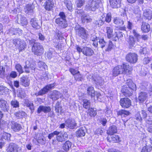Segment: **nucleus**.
<instances>
[{
  "instance_id": "nucleus-59",
  "label": "nucleus",
  "mask_w": 152,
  "mask_h": 152,
  "mask_svg": "<svg viewBox=\"0 0 152 152\" xmlns=\"http://www.w3.org/2000/svg\"><path fill=\"white\" fill-rule=\"evenodd\" d=\"M17 28H11L10 31V36L13 35H17L18 33Z\"/></svg>"
},
{
  "instance_id": "nucleus-35",
  "label": "nucleus",
  "mask_w": 152,
  "mask_h": 152,
  "mask_svg": "<svg viewBox=\"0 0 152 152\" xmlns=\"http://www.w3.org/2000/svg\"><path fill=\"white\" fill-rule=\"evenodd\" d=\"M62 107L61 102L57 101L55 106V110L57 113H59L62 112Z\"/></svg>"
},
{
  "instance_id": "nucleus-19",
  "label": "nucleus",
  "mask_w": 152,
  "mask_h": 152,
  "mask_svg": "<svg viewBox=\"0 0 152 152\" xmlns=\"http://www.w3.org/2000/svg\"><path fill=\"white\" fill-rule=\"evenodd\" d=\"M51 110V108L49 106L40 105L37 109V112L39 114L42 111L45 113H47L50 112Z\"/></svg>"
},
{
  "instance_id": "nucleus-38",
  "label": "nucleus",
  "mask_w": 152,
  "mask_h": 152,
  "mask_svg": "<svg viewBox=\"0 0 152 152\" xmlns=\"http://www.w3.org/2000/svg\"><path fill=\"white\" fill-rule=\"evenodd\" d=\"M11 135L9 133L4 132L1 134V139L2 140L3 139L5 140H10V138Z\"/></svg>"
},
{
  "instance_id": "nucleus-15",
  "label": "nucleus",
  "mask_w": 152,
  "mask_h": 152,
  "mask_svg": "<svg viewBox=\"0 0 152 152\" xmlns=\"http://www.w3.org/2000/svg\"><path fill=\"white\" fill-rule=\"evenodd\" d=\"M66 126L70 129H73L76 126V123L75 120L71 118L67 119L65 121Z\"/></svg>"
},
{
  "instance_id": "nucleus-37",
  "label": "nucleus",
  "mask_w": 152,
  "mask_h": 152,
  "mask_svg": "<svg viewBox=\"0 0 152 152\" xmlns=\"http://www.w3.org/2000/svg\"><path fill=\"white\" fill-rule=\"evenodd\" d=\"M103 18L102 19H98L94 20L93 22V24L94 25V26L97 27H99L102 25L105 22L104 21L102 20Z\"/></svg>"
},
{
  "instance_id": "nucleus-32",
  "label": "nucleus",
  "mask_w": 152,
  "mask_h": 152,
  "mask_svg": "<svg viewBox=\"0 0 152 152\" xmlns=\"http://www.w3.org/2000/svg\"><path fill=\"white\" fill-rule=\"evenodd\" d=\"M86 129L84 127L80 128L76 132V134L77 137H82L84 136L86 134Z\"/></svg>"
},
{
  "instance_id": "nucleus-18",
  "label": "nucleus",
  "mask_w": 152,
  "mask_h": 152,
  "mask_svg": "<svg viewBox=\"0 0 152 152\" xmlns=\"http://www.w3.org/2000/svg\"><path fill=\"white\" fill-rule=\"evenodd\" d=\"M19 147L14 143L10 144L7 149V152H18Z\"/></svg>"
},
{
  "instance_id": "nucleus-1",
  "label": "nucleus",
  "mask_w": 152,
  "mask_h": 152,
  "mask_svg": "<svg viewBox=\"0 0 152 152\" xmlns=\"http://www.w3.org/2000/svg\"><path fill=\"white\" fill-rule=\"evenodd\" d=\"M91 40L93 42L92 45L94 47L102 49L105 48L106 51L111 50L114 46L112 41H110L108 44L103 38L99 39L95 35L91 36Z\"/></svg>"
},
{
  "instance_id": "nucleus-12",
  "label": "nucleus",
  "mask_w": 152,
  "mask_h": 152,
  "mask_svg": "<svg viewBox=\"0 0 152 152\" xmlns=\"http://www.w3.org/2000/svg\"><path fill=\"white\" fill-rule=\"evenodd\" d=\"M0 108L4 112H8L9 109L7 102L2 98H0Z\"/></svg>"
},
{
  "instance_id": "nucleus-45",
  "label": "nucleus",
  "mask_w": 152,
  "mask_h": 152,
  "mask_svg": "<svg viewBox=\"0 0 152 152\" xmlns=\"http://www.w3.org/2000/svg\"><path fill=\"white\" fill-rule=\"evenodd\" d=\"M64 3L69 10L71 11L72 8V4L71 1L69 0H64Z\"/></svg>"
},
{
  "instance_id": "nucleus-30",
  "label": "nucleus",
  "mask_w": 152,
  "mask_h": 152,
  "mask_svg": "<svg viewBox=\"0 0 152 152\" xmlns=\"http://www.w3.org/2000/svg\"><path fill=\"white\" fill-rule=\"evenodd\" d=\"M145 122L148 131L152 133V120L150 118H146L145 120Z\"/></svg>"
},
{
  "instance_id": "nucleus-9",
  "label": "nucleus",
  "mask_w": 152,
  "mask_h": 152,
  "mask_svg": "<svg viewBox=\"0 0 152 152\" xmlns=\"http://www.w3.org/2000/svg\"><path fill=\"white\" fill-rule=\"evenodd\" d=\"M147 114L146 111L144 110H142L141 111L137 112L135 115V118L138 121L141 122L143 119L149 118H146Z\"/></svg>"
},
{
  "instance_id": "nucleus-6",
  "label": "nucleus",
  "mask_w": 152,
  "mask_h": 152,
  "mask_svg": "<svg viewBox=\"0 0 152 152\" xmlns=\"http://www.w3.org/2000/svg\"><path fill=\"white\" fill-rule=\"evenodd\" d=\"M43 48L39 43H37L32 46V50L35 55L40 56L43 53Z\"/></svg>"
},
{
  "instance_id": "nucleus-14",
  "label": "nucleus",
  "mask_w": 152,
  "mask_h": 152,
  "mask_svg": "<svg viewBox=\"0 0 152 152\" xmlns=\"http://www.w3.org/2000/svg\"><path fill=\"white\" fill-rule=\"evenodd\" d=\"M26 65L24 66V69L25 72L29 73L34 72L35 69V66L33 64L30 63L27 64V62H25Z\"/></svg>"
},
{
  "instance_id": "nucleus-43",
  "label": "nucleus",
  "mask_w": 152,
  "mask_h": 152,
  "mask_svg": "<svg viewBox=\"0 0 152 152\" xmlns=\"http://www.w3.org/2000/svg\"><path fill=\"white\" fill-rule=\"evenodd\" d=\"M25 104L26 106L29 107L30 110L32 112H33L34 109V107L33 103L31 102L27 101H25Z\"/></svg>"
},
{
  "instance_id": "nucleus-21",
  "label": "nucleus",
  "mask_w": 152,
  "mask_h": 152,
  "mask_svg": "<svg viewBox=\"0 0 152 152\" xmlns=\"http://www.w3.org/2000/svg\"><path fill=\"white\" fill-rule=\"evenodd\" d=\"M111 7L113 8H117L120 7L121 1L120 0H110Z\"/></svg>"
},
{
  "instance_id": "nucleus-57",
  "label": "nucleus",
  "mask_w": 152,
  "mask_h": 152,
  "mask_svg": "<svg viewBox=\"0 0 152 152\" xmlns=\"http://www.w3.org/2000/svg\"><path fill=\"white\" fill-rule=\"evenodd\" d=\"M15 68L19 72V74H21L23 72L22 66L19 64H17L15 66Z\"/></svg>"
},
{
  "instance_id": "nucleus-62",
  "label": "nucleus",
  "mask_w": 152,
  "mask_h": 152,
  "mask_svg": "<svg viewBox=\"0 0 152 152\" xmlns=\"http://www.w3.org/2000/svg\"><path fill=\"white\" fill-rule=\"evenodd\" d=\"M60 134V132L55 131L49 134L48 136V138L50 139L52 137H53L55 135H58Z\"/></svg>"
},
{
  "instance_id": "nucleus-25",
  "label": "nucleus",
  "mask_w": 152,
  "mask_h": 152,
  "mask_svg": "<svg viewBox=\"0 0 152 152\" xmlns=\"http://www.w3.org/2000/svg\"><path fill=\"white\" fill-rule=\"evenodd\" d=\"M143 15L148 20H151L152 17V9H146L144 11Z\"/></svg>"
},
{
  "instance_id": "nucleus-2",
  "label": "nucleus",
  "mask_w": 152,
  "mask_h": 152,
  "mask_svg": "<svg viewBox=\"0 0 152 152\" xmlns=\"http://www.w3.org/2000/svg\"><path fill=\"white\" fill-rule=\"evenodd\" d=\"M132 70V67L129 65L123 64L122 65H118L115 67L112 71V75L116 76L122 74L129 75Z\"/></svg>"
},
{
  "instance_id": "nucleus-13",
  "label": "nucleus",
  "mask_w": 152,
  "mask_h": 152,
  "mask_svg": "<svg viewBox=\"0 0 152 152\" xmlns=\"http://www.w3.org/2000/svg\"><path fill=\"white\" fill-rule=\"evenodd\" d=\"M45 9L47 11H52L54 7V3L52 0H47L44 5Z\"/></svg>"
},
{
  "instance_id": "nucleus-60",
  "label": "nucleus",
  "mask_w": 152,
  "mask_h": 152,
  "mask_svg": "<svg viewBox=\"0 0 152 152\" xmlns=\"http://www.w3.org/2000/svg\"><path fill=\"white\" fill-rule=\"evenodd\" d=\"M77 106L78 105H76L75 103L73 102L71 104L70 109L72 110L75 111L77 109Z\"/></svg>"
},
{
  "instance_id": "nucleus-55",
  "label": "nucleus",
  "mask_w": 152,
  "mask_h": 152,
  "mask_svg": "<svg viewBox=\"0 0 152 152\" xmlns=\"http://www.w3.org/2000/svg\"><path fill=\"white\" fill-rule=\"evenodd\" d=\"M26 46V43L23 41L17 48H18L19 51L20 52L24 50Z\"/></svg>"
},
{
  "instance_id": "nucleus-42",
  "label": "nucleus",
  "mask_w": 152,
  "mask_h": 152,
  "mask_svg": "<svg viewBox=\"0 0 152 152\" xmlns=\"http://www.w3.org/2000/svg\"><path fill=\"white\" fill-rule=\"evenodd\" d=\"M14 115L17 119H20L23 118L25 116L26 113L23 111H19L15 112Z\"/></svg>"
},
{
  "instance_id": "nucleus-56",
  "label": "nucleus",
  "mask_w": 152,
  "mask_h": 152,
  "mask_svg": "<svg viewBox=\"0 0 152 152\" xmlns=\"http://www.w3.org/2000/svg\"><path fill=\"white\" fill-rule=\"evenodd\" d=\"M105 18L104 21L109 23H110L111 20V15L110 12L106 14V16H104Z\"/></svg>"
},
{
  "instance_id": "nucleus-11",
  "label": "nucleus",
  "mask_w": 152,
  "mask_h": 152,
  "mask_svg": "<svg viewBox=\"0 0 152 152\" xmlns=\"http://www.w3.org/2000/svg\"><path fill=\"white\" fill-rule=\"evenodd\" d=\"M63 96L62 94L59 91L56 90H53L50 93V98L53 101H56L59 98H61Z\"/></svg>"
},
{
  "instance_id": "nucleus-5",
  "label": "nucleus",
  "mask_w": 152,
  "mask_h": 152,
  "mask_svg": "<svg viewBox=\"0 0 152 152\" xmlns=\"http://www.w3.org/2000/svg\"><path fill=\"white\" fill-rule=\"evenodd\" d=\"M75 30L77 36L84 39L87 38L88 34L85 28L81 27L79 25H77L76 26Z\"/></svg>"
},
{
  "instance_id": "nucleus-49",
  "label": "nucleus",
  "mask_w": 152,
  "mask_h": 152,
  "mask_svg": "<svg viewBox=\"0 0 152 152\" xmlns=\"http://www.w3.org/2000/svg\"><path fill=\"white\" fill-rule=\"evenodd\" d=\"M135 41L134 38L131 36H129L128 41V43L129 44L130 48H132L135 45Z\"/></svg>"
},
{
  "instance_id": "nucleus-48",
  "label": "nucleus",
  "mask_w": 152,
  "mask_h": 152,
  "mask_svg": "<svg viewBox=\"0 0 152 152\" xmlns=\"http://www.w3.org/2000/svg\"><path fill=\"white\" fill-rule=\"evenodd\" d=\"M38 137L37 138V141L39 143L43 142L45 141V138L42 134H39L37 135Z\"/></svg>"
},
{
  "instance_id": "nucleus-28",
  "label": "nucleus",
  "mask_w": 152,
  "mask_h": 152,
  "mask_svg": "<svg viewBox=\"0 0 152 152\" xmlns=\"http://www.w3.org/2000/svg\"><path fill=\"white\" fill-rule=\"evenodd\" d=\"M130 113L129 111L125 110H121L117 112L118 116H121V118L125 117L129 115Z\"/></svg>"
},
{
  "instance_id": "nucleus-47",
  "label": "nucleus",
  "mask_w": 152,
  "mask_h": 152,
  "mask_svg": "<svg viewBox=\"0 0 152 152\" xmlns=\"http://www.w3.org/2000/svg\"><path fill=\"white\" fill-rule=\"evenodd\" d=\"M112 142H118L121 141L119 137L117 135L113 134L111 137Z\"/></svg>"
},
{
  "instance_id": "nucleus-7",
  "label": "nucleus",
  "mask_w": 152,
  "mask_h": 152,
  "mask_svg": "<svg viewBox=\"0 0 152 152\" xmlns=\"http://www.w3.org/2000/svg\"><path fill=\"white\" fill-rule=\"evenodd\" d=\"M138 57V55L135 53H130L126 55L125 58L127 62L134 64L137 61Z\"/></svg>"
},
{
  "instance_id": "nucleus-41",
  "label": "nucleus",
  "mask_w": 152,
  "mask_h": 152,
  "mask_svg": "<svg viewBox=\"0 0 152 152\" xmlns=\"http://www.w3.org/2000/svg\"><path fill=\"white\" fill-rule=\"evenodd\" d=\"M107 30V37L109 39L113 37V28L110 27H107L106 28Z\"/></svg>"
},
{
  "instance_id": "nucleus-36",
  "label": "nucleus",
  "mask_w": 152,
  "mask_h": 152,
  "mask_svg": "<svg viewBox=\"0 0 152 152\" xmlns=\"http://www.w3.org/2000/svg\"><path fill=\"white\" fill-rule=\"evenodd\" d=\"M18 22L23 26L27 25L28 23L26 18L21 16H20V18L18 19Z\"/></svg>"
},
{
  "instance_id": "nucleus-22",
  "label": "nucleus",
  "mask_w": 152,
  "mask_h": 152,
  "mask_svg": "<svg viewBox=\"0 0 152 152\" xmlns=\"http://www.w3.org/2000/svg\"><path fill=\"white\" fill-rule=\"evenodd\" d=\"M30 23L32 26L34 28L37 29L40 27L39 22L36 18L31 19Z\"/></svg>"
},
{
  "instance_id": "nucleus-16",
  "label": "nucleus",
  "mask_w": 152,
  "mask_h": 152,
  "mask_svg": "<svg viewBox=\"0 0 152 152\" xmlns=\"http://www.w3.org/2000/svg\"><path fill=\"white\" fill-rule=\"evenodd\" d=\"M12 129L14 132H17L19 131L22 128L21 125L14 121H12L10 123Z\"/></svg>"
},
{
  "instance_id": "nucleus-31",
  "label": "nucleus",
  "mask_w": 152,
  "mask_h": 152,
  "mask_svg": "<svg viewBox=\"0 0 152 152\" xmlns=\"http://www.w3.org/2000/svg\"><path fill=\"white\" fill-rule=\"evenodd\" d=\"M117 132V127L114 125L112 126L109 128L107 131V133L110 135H113L114 133H116Z\"/></svg>"
},
{
  "instance_id": "nucleus-50",
  "label": "nucleus",
  "mask_w": 152,
  "mask_h": 152,
  "mask_svg": "<svg viewBox=\"0 0 152 152\" xmlns=\"http://www.w3.org/2000/svg\"><path fill=\"white\" fill-rule=\"evenodd\" d=\"M23 41L20 39H15L12 40V43L17 48Z\"/></svg>"
},
{
  "instance_id": "nucleus-51",
  "label": "nucleus",
  "mask_w": 152,
  "mask_h": 152,
  "mask_svg": "<svg viewBox=\"0 0 152 152\" xmlns=\"http://www.w3.org/2000/svg\"><path fill=\"white\" fill-rule=\"evenodd\" d=\"M88 114L91 117H94L96 115V110H94V108H91L88 110Z\"/></svg>"
},
{
  "instance_id": "nucleus-23",
  "label": "nucleus",
  "mask_w": 152,
  "mask_h": 152,
  "mask_svg": "<svg viewBox=\"0 0 152 152\" xmlns=\"http://www.w3.org/2000/svg\"><path fill=\"white\" fill-rule=\"evenodd\" d=\"M30 80L28 77H23L20 79L21 84L25 87H28L30 84Z\"/></svg>"
},
{
  "instance_id": "nucleus-29",
  "label": "nucleus",
  "mask_w": 152,
  "mask_h": 152,
  "mask_svg": "<svg viewBox=\"0 0 152 152\" xmlns=\"http://www.w3.org/2000/svg\"><path fill=\"white\" fill-rule=\"evenodd\" d=\"M147 97V93L144 92H141L139 94L138 99L140 103H143L146 100Z\"/></svg>"
},
{
  "instance_id": "nucleus-27",
  "label": "nucleus",
  "mask_w": 152,
  "mask_h": 152,
  "mask_svg": "<svg viewBox=\"0 0 152 152\" xmlns=\"http://www.w3.org/2000/svg\"><path fill=\"white\" fill-rule=\"evenodd\" d=\"M72 145V142L68 140L64 143L62 145L63 149L65 151H68L70 148H71Z\"/></svg>"
},
{
  "instance_id": "nucleus-53",
  "label": "nucleus",
  "mask_w": 152,
  "mask_h": 152,
  "mask_svg": "<svg viewBox=\"0 0 152 152\" xmlns=\"http://www.w3.org/2000/svg\"><path fill=\"white\" fill-rule=\"evenodd\" d=\"M132 33L134 36L137 39V41L140 42V39H141V36L135 30H133Z\"/></svg>"
},
{
  "instance_id": "nucleus-34",
  "label": "nucleus",
  "mask_w": 152,
  "mask_h": 152,
  "mask_svg": "<svg viewBox=\"0 0 152 152\" xmlns=\"http://www.w3.org/2000/svg\"><path fill=\"white\" fill-rule=\"evenodd\" d=\"M141 30L144 32H148L150 30L149 25L144 22H143L141 26Z\"/></svg>"
},
{
  "instance_id": "nucleus-3",
  "label": "nucleus",
  "mask_w": 152,
  "mask_h": 152,
  "mask_svg": "<svg viewBox=\"0 0 152 152\" xmlns=\"http://www.w3.org/2000/svg\"><path fill=\"white\" fill-rule=\"evenodd\" d=\"M126 84L128 87L123 88L122 91L125 95L126 96H132L133 91L136 90V86L135 84L132 83V81L130 79L127 80Z\"/></svg>"
},
{
  "instance_id": "nucleus-17",
  "label": "nucleus",
  "mask_w": 152,
  "mask_h": 152,
  "mask_svg": "<svg viewBox=\"0 0 152 152\" xmlns=\"http://www.w3.org/2000/svg\"><path fill=\"white\" fill-rule=\"evenodd\" d=\"M94 53V51L90 48L87 47H84L83 48V54L84 55L90 57L92 56Z\"/></svg>"
},
{
  "instance_id": "nucleus-64",
  "label": "nucleus",
  "mask_w": 152,
  "mask_h": 152,
  "mask_svg": "<svg viewBox=\"0 0 152 152\" xmlns=\"http://www.w3.org/2000/svg\"><path fill=\"white\" fill-rule=\"evenodd\" d=\"M75 13L77 16H83L85 14L84 11L82 10H77L75 12Z\"/></svg>"
},
{
  "instance_id": "nucleus-4",
  "label": "nucleus",
  "mask_w": 152,
  "mask_h": 152,
  "mask_svg": "<svg viewBox=\"0 0 152 152\" xmlns=\"http://www.w3.org/2000/svg\"><path fill=\"white\" fill-rule=\"evenodd\" d=\"M101 4L100 0H92L89 1L86 6L87 10L94 11L98 9Z\"/></svg>"
},
{
  "instance_id": "nucleus-26",
  "label": "nucleus",
  "mask_w": 152,
  "mask_h": 152,
  "mask_svg": "<svg viewBox=\"0 0 152 152\" xmlns=\"http://www.w3.org/2000/svg\"><path fill=\"white\" fill-rule=\"evenodd\" d=\"M81 20L83 23H88L92 21V19L90 15L85 14L81 17Z\"/></svg>"
},
{
  "instance_id": "nucleus-20",
  "label": "nucleus",
  "mask_w": 152,
  "mask_h": 152,
  "mask_svg": "<svg viewBox=\"0 0 152 152\" xmlns=\"http://www.w3.org/2000/svg\"><path fill=\"white\" fill-rule=\"evenodd\" d=\"M56 139L57 140L61 142H62L65 141L68 139V135L65 133L64 134H60L57 135L56 136Z\"/></svg>"
},
{
  "instance_id": "nucleus-8",
  "label": "nucleus",
  "mask_w": 152,
  "mask_h": 152,
  "mask_svg": "<svg viewBox=\"0 0 152 152\" xmlns=\"http://www.w3.org/2000/svg\"><path fill=\"white\" fill-rule=\"evenodd\" d=\"M55 85V83L47 85L41 89L38 93H36V96L42 95L47 93L50 89L53 88Z\"/></svg>"
},
{
  "instance_id": "nucleus-46",
  "label": "nucleus",
  "mask_w": 152,
  "mask_h": 152,
  "mask_svg": "<svg viewBox=\"0 0 152 152\" xmlns=\"http://www.w3.org/2000/svg\"><path fill=\"white\" fill-rule=\"evenodd\" d=\"M83 107L86 109H88L91 106L90 100L87 99H84L83 100Z\"/></svg>"
},
{
  "instance_id": "nucleus-61",
  "label": "nucleus",
  "mask_w": 152,
  "mask_h": 152,
  "mask_svg": "<svg viewBox=\"0 0 152 152\" xmlns=\"http://www.w3.org/2000/svg\"><path fill=\"white\" fill-rule=\"evenodd\" d=\"M74 77L75 79L77 81H81L83 79L82 76L80 74V73L75 75Z\"/></svg>"
},
{
  "instance_id": "nucleus-52",
  "label": "nucleus",
  "mask_w": 152,
  "mask_h": 152,
  "mask_svg": "<svg viewBox=\"0 0 152 152\" xmlns=\"http://www.w3.org/2000/svg\"><path fill=\"white\" fill-rule=\"evenodd\" d=\"M152 150L151 146L150 145H146L142 149L141 152H150Z\"/></svg>"
},
{
  "instance_id": "nucleus-44",
  "label": "nucleus",
  "mask_w": 152,
  "mask_h": 152,
  "mask_svg": "<svg viewBox=\"0 0 152 152\" xmlns=\"http://www.w3.org/2000/svg\"><path fill=\"white\" fill-rule=\"evenodd\" d=\"M34 8V6L33 4H29L26 5L25 8V11L28 12H32L33 11Z\"/></svg>"
},
{
  "instance_id": "nucleus-33",
  "label": "nucleus",
  "mask_w": 152,
  "mask_h": 152,
  "mask_svg": "<svg viewBox=\"0 0 152 152\" xmlns=\"http://www.w3.org/2000/svg\"><path fill=\"white\" fill-rule=\"evenodd\" d=\"M93 80L94 83L97 85H102L104 82L103 80L101 77L98 76L96 77L94 76L93 77Z\"/></svg>"
},
{
  "instance_id": "nucleus-40",
  "label": "nucleus",
  "mask_w": 152,
  "mask_h": 152,
  "mask_svg": "<svg viewBox=\"0 0 152 152\" xmlns=\"http://www.w3.org/2000/svg\"><path fill=\"white\" fill-rule=\"evenodd\" d=\"M87 93L88 95L90 96L91 97H94L95 94L93 87L92 86L89 87L88 88Z\"/></svg>"
},
{
  "instance_id": "nucleus-39",
  "label": "nucleus",
  "mask_w": 152,
  "mask_h": 152,
  "mask_svg": "<svg viewBox=\"0 0 152 152\" xmlns=\"http://www.w3.org/2000/svg\"><path fill=\"white\" fill-rule=\"evenodd\" d=\"M113 22L115 24L121 26L124 24V21L123 19L116 17L114 19Z\"/></svg>"
},
{
  "instance_id": "nucleus-63",
  "label": "nucleus",
  "mask_w": 152,
  "mask_h": 152,
  "mask_svg": "<svg viewBox=\"0 0 152 152\" xmlns=\"http://www.w3.org/2000/svg\"><path fill=\"white\" fill-rule=\"evenodd\" d=\"M151 59V58L148 57H145L143 59V63L144 64H147L150 62Z\"/></svg>"
},
{
  "instance_id": "nucleus-58",
  "label": "nucleus",
  "mask_w": 152,
  "mask_h": 152,
  "mask_svg": "<svg viewBox=\"0 0 152 152\" xmlns=\"http://www.w3.org/2000/svg\"><path fill=\"white\" fill-rule=\"evenodd\" d=\"M85 0H77L76 1L77 6L78 7H81L85 3Z\"/></svg>"
},
{
  "instance_id": "nucleus-54",
  "label": "nucleus",
  "mask_w": 152,
  "mask_h": 152,
  "mask_svg": "<svg viewBox=\"0 0 152 152\" xmlns=\"http://www.w3.org/2000/svg\"><path fill=\"white\" fill-rule=\"evenodd\" d=\"M11 104L13 108H18L19 107V103L16 100H12L11 102Z\"/></svg>"
},
{
  "instance_id": "nucleus-24",
  "label": "nucleus",
  "mask_w": 152,
  "mask_h": 152,
  "mask_svg": "<svg viewBox=\"0 0 152 152\" xmlns=\"http://www.w3.org/2000/svg\"><path fill=\"white\" fill-rule=\"evenodd\" d=\"M55 22L61 26V27L63 28H65L67 26L66 20L61 18H57L55 20Z\"/></svg>"
},
{
  "instance_id": "nucleus-10",
  "label": "nucleus",
  "mask_w": 152,
  "mask_h": 152,
  "mask_svg": "<svg viewBox=\"0 0 152 152\" xmlns=\"http://www.w3.org/2000/svg\"><path fill=\"white\" fill-rule=\"evenodd\" d=\"M120 104L122 107L128 108L131 105V100L127 98H122L120 101Z\"/></svg>"
}]
</instances>
